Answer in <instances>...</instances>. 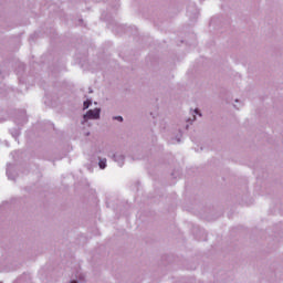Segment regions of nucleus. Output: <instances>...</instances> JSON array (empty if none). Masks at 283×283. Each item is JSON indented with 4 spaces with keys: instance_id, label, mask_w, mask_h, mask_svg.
<instances>
[{
    "instance_id": "nucleus-4",
    "label": "nucleus",
    "mask_w": 283,
    "mask_h": 283,
    "mask_svg": "<svg viewBox=\"0 0 283 283\" xmlns=\"http://www.w3.org/2000/svg\"><path fill=\"white\" fill-rule=\"evenodd\" d=\"M115 120H119V123H123V117L117 116V117H115Z\"/></svg>"
},
{
    "instance_id": "nucleus-2",
    "label": "nucleus",
    "mask_w": 283,
    "mask_h": 283,
    "mask_svg": "<svg viewBox=\"0 0 283 283\" xmlns=\"http://www.w3.org/2000/svg\"><path fill=\"white\" fill-rule=\"evenodd\" d=\"M99 169H105V167H107V159H99Z\"/></svg>"
},
{
    "instance_id": "nucleus-1",
    "label": "nucleus",
    "mask_w": 283,
    "mask_h": 283,
    "mask_svg": "<svg viewBox=\"0 0 283 283\" xmlns=\"http://www.w3.org/2000/svg\"><path fill=\"white\" fill-rule=\"evenodd\" d=\"M87 118H92L94 120L101 118V109L95 108V109H90L85 115L84 119L87 120Z\"/></svg>"
},
{
    "instance_id": "nucleus-5",
    "label": "nucleus",
    "mask_w": 283,
    "mask_h": 283,
    "mask_svg": "<svg viewBox=\"0 0 283 283\" xmlns=\"http://www.w3.org/2000/svg\"><path fill=\"white\" fill-rule=\"evenodd\" d=\"M195 113L198 114V109H195Z\"/></svg>"
},
{
    "instance_id": "nucleus-3",
    "label": "nucleus",
    "mask_w": 283,
    "mask_h": 283,
    "mask_svg": "<svg viewBox=\"0 0 283 283\" xmlns=\"http://www.w3.org/2000/svg\"><path fill=\"white\" fill-rule=\"evenodd\" d=\"M90 105H92V101L87 99L84 102V109H88Z\"/></svg>"
}]
</instances>
